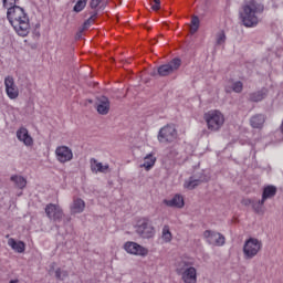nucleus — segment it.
<instances>
[{"mask_svg": "<svg viewBox=\"0 0 283 283\" xmlns=\"http://www.w3.org/2000/svg\"><path fill=\"white\" fill-rule=\"evenodd\" d=\"M203 240L211 247H224L227 243V238L222 233L213 230H206L203 232Z\"/></svg>", "mask_w": 283, "mask_h": 283, "instance_id": "6e6552de", "label": "nucleus"}, {"mask_svg": "<svg viewBox=\"0 0 283 283\" xmlns=\"http://www.w3.org/2000/svg\"><path fill=\"white\" fill-rule=\"evenodd\" d=\"M209 132H220L224 126V114L218 109H211L203 114Z\"/></svg>", "mask_w": 283, "mask_h": 283, "instance_id": "20e7f679", "label": "nucleus"}, {"mask_svg": "<svg viewBox=\"0 0 283 283\" xmlns=\"http://www.w3.org/2000/svg\"><path fill=\"white\" fill-rule=\"evenodd\" d=\"M7 18L19 36L30 34V18L21 7H12L7 11Z\"/></svg>", "mask_w": 283, "mask_h": 283, "instance_id": "f257e3e1", "label": "nucleus"}, {"mask_svg": "<svg viewBox=\"0 0 283 283\" xmlns=\"http://www.w3.org/2000/svg\"><path fill=\"white\" fill-rule=\"evenodd\" d=\"M252 207H253V209H254V211H255L256 213H262V212L264 211V209H263V207H264V200L261 199V200H259V201L252 202Z\"/></svg>", "mask_w": 283, "mask_h": 283, "instance_id": "c85d7f7f", "label": "nucleus"}, {"mask_svg": "<svg viewBox=\"0 0 283 283\" xmlns=\"http://www.w3.org/2000/svg\"><path fill=\"white\" fill-rule=\"evenodd\" d=\"M135 233L143 240H151L156 235V228L149 218H139L134 224Z\"/></svg>", "mask_w": 283, "mask_h": 283, "instance_id": "7ed1b4c3", "label": "nucleus"}, {"mask_svg": "<svg viewBox=\"0 0 283 283\" xmlns=\"http://www.w3.org/2000/svg\"><path fill=\"white\" fill-rule=\"evenodd\" d=\"M92 174H109V164H103L96 158L90 160Z\"/></svg>", "mask_w": 283, "mask_h": 283, "instance_id": "4468645a", "label": "nucleus"}, {"mask_svg": "<svg viewBox=\"0 0 283 283\" xmlns=\"http://www.w3.org/2000/svg\"><path fill=\"white\" fill-rule=\"evenodd\" d=\"M177 273H182V271L180 269H177Z\"/></svg>", "mask_w": 283, "mask_h": 283, "instance_id": "e433bc0d", "label": "nucleus"}, {"mask_svg": "<svg viewBox=\"0 0 283 283\" xmlns=\"http://www.w3.org/2000/svg\"><path fill=\"white\" fill-rule=\"evenodd\" d=\"M180 65H182V61L176 57L172 61H170L168 64H164L159 66L158 74L159 76H169V74H174L176 70H179Z\"/></svg>", "mask_w": 283, "mask_h": 283, "instance_id": "9b49d317", "label": "nucleus"}, {"mask_svg": "<svg viewBox=\"0 0 283 283\" xmlns=\"http://www.w3.org/2000/svg\"><path fill=\"white\" fill-rule=\"evenodd\" d=\"M97 112L102 116L109 114V98L102 96L97 102Z\"/></svg>", "mask_w": 283, "mask_h": 283, "instance_id": "a211bd4d", "label": "nucleus"}, {"mask_svg": "<svg viewBox=\"0 0 283 283\" xmlns=\"http://www.w3.org/2000/svg\"><path fill=\"white\" fill-rule=\"evenodd\" d=\"M205 180H207V179H205V178L198 179L196 177H190L188 180L185 181L184 187H185V189H189V190L196 189V187H198V185H200V182H205Z\"/></svg>", "mask_w": 283, "mask_h": 283, "instance_id": "4be33fe9", "label": "nucleus"}, {"mask_svg": "<svg viewBox=\"0 0 283 283\" xmlns=\"http://www.w3.org/2000/svg\"><path fill=\"white\" fill-rule=\"evenodd\" d=\"M265 122L266 117H264L262 114H256L250 118V125L253 127V129H262Z\"/></svg>", "mask_w": 283, "mask_h": 283, "instance_id": "aec40b11", "label": "nucleus"}, {"mask_svg": "<svg viewBox=\"0 0 283 283\" xmlns=\"http://www.w3.org/2000/svg\"><path fill=\"white\" fill-rule=\"evenodd\" d=\"M52 269H54V263L51 265Z\"/></svg>", "mask_w": 283, "mask_h": 283, "instance_id": "58836bf2", "label": "nucleus"}, {"mask_svg": "<svg viewBox=\"0 0 283 283\" xmlns=\"http://www.w3.org/2000/svg\"><path fill=\"white\" fill-rule=\"evenodd\" d=\"M101 1L103 0H92L91 1V8L94 10L97 6H101Z\"/></svg>", "mask_w": 283, "mask_h": 283, "instance_id": "f704fd0d", "label": "nucleus"}, {"mask_svg": "<svg viewBox=\"0 0 283 283\" xmlns=\"http://www.w3.org/2000/svg\"><path fill=\"white\" fill-rule=\"evenodd\" d=\"M45 213L50 220L53 222H61L63 220V217L65 216L63 213V209L61 206L56 203H49L45 207Z\"/></svg>", "mask_w": 283, "mask_h": 283, "instance_id": "9d476101", "label": "nucleus"}, {"mask_svg": "<svg viewBox=\"0 0 283 283\" xmlns=\"http://www.w3.org/2000/svg\"><path fill=\"white\" fill-rule=\"evenodd\" d=\"M87 6V0H78L74 6V12H83Z\"/></svg>", "mask_w": 283, "mask_h": 283, "instance_id": "c756f323", "label": "nucleus"}, {"mask_svg": "<svg viewBox=\"0 0 283 283\" xmlns=\"http://www.w3.org/2000/svg\"><path fill=\"white\" fill-rule=\"evenodd\" d=\"M151 10H160V0H154L151 4Z\"/></svg>", "mask_w": 283, "mask_h": 283, "instance_id": "72a5a7b5", "label": "nucleus"}, {"mask_svg": "<svg viewBox=\"0 0 283 283\" xmlns=\"http://www.w3.org/2000/svg\"><path fill=\"white\" fill-rule=\"evenodd\" d=\"M264 12V6L251 0L248 4L243 6L240 12L241 21L245 28H255L260 23L258 14Z\"/></svg>", "mask_w": 283, "mask_h": 283, "instance_id": "f03ea898", "label": "nucleus"}, {"mask_svg": "<svg viewBox=\"0 0 283 283\" xmlns=\"http://www.w3.org/2000/svg\"><path fill=\"white\" fill-rule=\"evenodd\" d=\"M161 240L166 243L171 242L174 240V235L171 234V230L169 229V226H164L161 231Z\"/></svg>", "mask_w": 283, "mask_h": 283, "instance_id": "b1692460", "label": "nucleus"}, {"mask_svg": "<svg viewBox=\"0 0 283 283\" xmlns=\"http://www.w3.org/2000/svg\"><path fill=\"white\" fill-rule=\"evenodd\" d=\"M3 6L10 10V8L17 7V0H2Z\"/></svg>", "mask_w": 283, "mask_h": 283, "instance_id": "2f4dec72", "label": "nucleus"}, {"mask_svg": "<svg viewBox=\"0 0 283 283\" xmlns=\"http://www.w3.org/2000/svg\"><path fill=\"white\" fill-rule=\"evenodd\" d=\"M9 283H19V280H11Z\"/></svg>", "mask_w": 283, "mask_h": 283, "instance_id": "c9c22d12", "label": "nucleus"}, {"mask_svg": "<svg viewBox=\"0 0 283 283\" xmlns=\"http://www.w3.org/2000/svg\"><path fill=\"white\" fill-rule=\"evenodd\" d=\"M17 138L20 143H23L25 147H32V145H34V138H32L30 132L25 127H21L17 130Z\"/></svg>", "mask_w": 283, "mask_h": 283, "instance_id": "ddd939ff", "label": "nucleus"}, {"mask_svg": "<svg viewBox=\"0 0 283 283\" xmlns=\"http://www.w3.org/2000/svg\"><path fill=\"white\" fill-rule=\"evenodd\" d=\"M8 247L15 251V253H23L25 251V243L23 241H17L13 238L8 240Z\"/></svg>", "mask_w": 283, "mask_h": 283, "instance_id": "412c9836", "label": "nucleus"}, {"mask_svg": "<svg viewBox=\"0 0 283 283\" xmlns=\"http://www.w3.org/2000/svg\"><path fill=\"white\" fill-rule=\"evenodd\" d=\"M123 249L128 253V255H137L138 258H147L149 255V249L134 241L125 242L123 244Z\"/></svg>", "mask_w": 283, "mask_h": 283, "instance_id": "423d86ee", "label": "nucleus"}, {"mask_svg": "<svg viewBox=\"0 0 283 283\" xmlns=\"http://www.w3.org/2000/svg\"><path fill=\"white\" fill-rule=\"evenodd\" d=\"M198 28H200V19H198V17H193L190 27L191 34H196V32H198Z\"/></svg>", "mask_w": 283, "mask_h": 283, "instance_id": "cd10ccee", "label": "nucleus"}, {"mask_svg": "<svg viewBox=\"0 0 283 283\" xmlns=\"http://www.w3.org/2000/svg\"><path fill=\"white\" fill-rule=\"evenodd\" d=\"M266 96V90H262L255 93H252L250 95V101H253L254 103H260V101H264Z\"/></svg>", "mask_w": 283, "mask_h": 283, "instance_id": "393cba45", "label": "nucleus"}, {"mask_svg": "<svg viewBox=\"0 0 283 283\" xmlns=\"http://www.w3.org/2000/svg\"><path fill=\"white\" fill-rule=\"evenodd\" d=\"M243 84L242 82L238 81L232 83V86H226V92L229 94L231 92H235L237 94H240L242 92Z\"/></svg>", "mask_w": 283, "mask_h": 283, "instance_id": "a878e982", "label": "nucleus"}, {"mask_svg": "<svg viewBox=\"0 0 283 283\" xmlns=\"http://www.w3.org/2000/svg\"><path fill=\"white\" fill-rule=\"evenodd\" d=\"M11 180L19 187V189H24L25 185H28V181L22 176H12Z\"/></svg>", "mask_w": 283, "mask_h": 283, "instance_id": "bb28decb", "label": "nucleus"}, {"mask_svg": "<svg viewBox=\"0 0 283 283\" xmlns=\"http://www.w3.org/2000/svg\"><path fill=\"white\" fill-rule=\"evenodd\" d=\"M185 283H196L198 280L196 268H188L182 272Z\"/></svg>", "mask_w": 283, "mask_h": 283, "instance_id": "6ab92c4d", "label": "nucleus"}, {"mask_svg": "<svg viewBox=\"0 0 283 283\" xmlns=\"http://www.w3.org/2000/svg\"><path fill=\"white\" fill-rule=\"evenodd\" d=\"M275 193H277V188L275 186H266L263 189L262 200L266 202L269 198H274Z\"/></svg>", "mask_w": 283, "mask_h": 283, "instance_id": "5701e85b", "label": "nucleus"}, {"mask_svg": "<svg viewBox=\"0 0 283 283\" xmlns=\"http://www.w3.org/2000/svg\"><path fill=\"white\" fill-rule=\"evenodd\" d=\"M87 23H90V20H87V21L85 22V25H87Z\"/></svg>", "mask_w": 283, "mask_h": 283, "instance_id": "4c0bfd02", "label": "nucleus"}, {"mask_svg": "<svg viewBox=\"0 0 283 283\" xmlns=\"http://www.w3.org/2000/svg\"><path fill=\"white\" fill-rule=\"evenodd\" d=\"M156 160L154 153H149L144 157V163L140 165L142 169H145V171H151L156 165Z\"/></svg>", "mask_w": 283, "mask_h": 283, "instance_id": "f3484780", "label": "nucleus"}, {"mask_svg": "<svg viewBox=\"0 0 283 283\" xmlns=\"http://www.w3.org/2000/svg\"><path fill=\"white\" fill-rule=\"evenodd\" d=\"M178 138V132L176 130V126L166 125L161 129H159L157 139L160 143H174Z\"/></svg>", "mask_w": 283, "mask_h": 283, "instance_id": "1a4fd4ad", "label": "nucleus"}, {"mask_svg": "<svg viewBox=\"0 0 283 283\" xmlns=\"http://www.w3.org/2000/svg\"><path fill=\"white\" fill-rule=\"evenodd\" d=\"M85 211V200L73 197V201L70 205V212L72 216H76L78 213H83Z\"/></svg>", "mask_w": 283, "mask_h": 283, "instance_id": "2eb2a0df", "label": "nucleus"}, {"mask_svg": "<svg viewBox=\"0 0 283 283\" xmlns=\"http://www.w3.org/2000/svg\"><path fill=\"white\" fill-rule=\"evenodd\" d=\"M262 251V242L259 239L250 238L243 244L244 260H253Z\"/></svg>", "mask_w": 283, "mask_h": 283, "instance_id": "39448f33", "label": "nucleus"}, {"mask_svg": "<svg viewBox=\"0 0 283 283\" xmlns=\"http://www.w3.org/2000/svg\"><path fill=\"white\" fill-rule=\"evenodd\" d=\"M66 276H67V271H61V269H57L55 271V277L57 280H65Z\"/></svg>", "mask_w": 283, "mask_h": 283, "instance_id": "473e14b6", "label": "nucleus"}, {"mask_svg": "<svg viewBox=\"0 0 283 283\" xmlns=\"http://www.w3.org/2000/svg\"><path fill=\"white\" fill-rule=\"evenodd\" d=\"M55 160L60 165H66V163H72L74 160V151L66 145H61L55 148Z\"/></svg>", "mask_w": 283, "mask_h": 283, "instance_id": "0eeeda50", "label": "nucleus"}, {"mask_svg": "<svg viewBox=\"0 0 283 283\" xmlns=\"http://www.w3.org/2000/svg\"><path fill=\"white\" fill-rule=\"evenodd\" d=\"M163 202L166 207H175L176 209H182L185 207V198L180 195H176L171 199H164Z\"/></svg>", "mask_w": 283, "mask_h": 283, "instance_id": "dca6fc26", "label": "nucleus"}, {"mask_svg": "<svg viewBox=\"0 0 283 283\" xmlns=\"http://www.w3.org/2000/svg\"><path fill=\"white\" fill-rule=\"evenodd\" d=\"M216 41L217 45H224L227 41V34H224V31H220L219 33H217Z\"/></svg>", "mask_w": 283, "mask_h": 283, "instance_id": "7c9ffc66", "label": "nucleus"}, {"mask_svg": "<svg viewBox=\"0 0 283 283\" xmlns=\"http://www.w3.org/2000/svg\"><path fill=\"white\" fill-rule=\"evenodd\" d=\"M4 87H6L7 96L11 101L19 98V86H17V84L14 83V77L7 76L4 78Z\"/></svg>", "mask_w": 283, "mask_h": 283, "instance_id": "f8f14e48", "label": "nucleus"}]
</instances>
